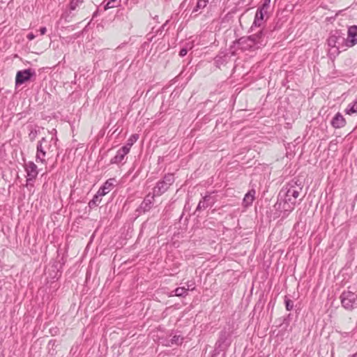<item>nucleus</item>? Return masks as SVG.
I'll list each match as a JSON object with an SVG mask.
<instances>
[{
    "mask_svg": "<svg viewBox=\"0 0 357 357\" xmlns=\"http://www.w3.org/2000/svg\"><path fill=\"white\" fill-rule=\"evenodd\" d=\"M231 56L229 53L221 52L214 59L215 64L218 68L225 66L229 61Z\"/></svg>",
    "mask_w": 357,
    "mask_h": 357,
    "instance_id": "ddd939ff",
    "label": "nucleus"
},
{
    "mask_svg": "<svg viewBox=\"0 0 357 357\" xmlns=\"http://www.w3.org/2000/svg\"><path fill=\"white\" fill-rule=\"evenodd\" d=\"M327 41L330 47L335 49V53L337 54H340L341 49L346 50L347 48L344 43V33L339 30L331 31Z\"/></svg>",
    "mask_w": 357,
    "mask_h": 357,
    "instance_id": "20e7f679",
    "label": "nucleus"
},
{
    "mask_svg": "<svg viewBox=\"0 0 357 357\" xmlns=\"http://www.w3.org/2000/svg\"><path fill=\"white\" fill-rule=\"evenodd\" d=\"M24 168L27 174L26 185L28 186L30 185L33 186V183L38 174V167L33 162L29 161L25 164Z\"/></svg>",
    "mask_w": 357,
    "mask_h": 357,
    "instance_id": "6e6552de",
    "label": "nucleus"
},
{
    "mask_svg": "<svg viewBox=\"0 0 357 357\" xmlns=\"http://www.w3.org/2000/svg\"><path fill=\"white\" fill-rule=\"evenodd\" d=\"M1 283H2V282H1V280H0V289H1V287H2V284H1Z\"/></svg>",
    "mask_w": 357,
    "mask_h": 357,
    "instance_id": "e433bc0d",
    "label": "nucleus"
},
{
    "mask_svg": "<svg viewBox=\"0 0 357 357\" xmlns=\"http://www.w3.org/2000/svg\"><path fill=\"white\" fill-rule=\"evenodd\" d=\"M215 199L211 196L210 194L206 195L203 197L202 200H201L196 208V211H201L206 208L209 206H211L214 204Z\"/></svg>",
    "mask_w": 357,
    "mask_h": 357,
    "instance_id": "4468645a",
    "label": "nucleus"
},
{
    "mask_svg": "<svg viewBox=\"0 0 357 357\" xmlns=\"http://www.w3.org/2000/svg\"><path fill=\"white\" fill-rule=\"evenodd\" d=\"M39 31H40V33L41 35H44L45 34L46 31H47V29L46 27L43 26V27H41L40 29H39Z\"/></svg>",
    "mask_w": 357,
    "mask_h": 357,
    "instance_id": "c756f323",
    "label": "nucleus"
},
{
    "mask_svg": "<svg viewBox=\"0 0 357 357\" xmlns=\"http://www.w3.org/2000/svg\"><path fill=\"white\" fill-rule=\"evenodd\" d=\"M303 186V182L296 178L287 183L278 194V202L275 205L276 208L288 215L294 209L298 200L302 201L303 196L301 198L300 197Z\"/></svg>",
    "mask_w": 357,
    "mask_h": 357,
    "instance_id": "f257e3e1",
    "label": "nucleus"
},
{
    "mask_svg": "<svg viewBox=\"0 0 357 357\" xmlns=\"http://www.w3.org/2000/svg\"><path fill=\"white\" fill-rule=\"evenodd\" d=\"M114 178H109L99 188V195H105L107 194L114 187Z\"/></svg>",
    "mask_w": 357,
    "mask_h": 357,
    "instance_id": "dca6fc26",
    "label": "nucleus"
},
{
    "mask_svg": "<svg viewBox=\"0 0 357 357\" xmlns=\"http://www.w3.org/2000/svg\"><path fill=\"white\" fill-rule=\"evenodd\" d=\"M344 112L349 115L357 113V99L349 104Z\"/></svg>",
    "mask_w": 357,
    "mask_h": 357,
    "instance_id": "412c9836",
    "label": "nucleus"
},
{
    "mask_svg": "<svg viewBox=\"0 0 357 357\" xmlns=\"http://www.w3.org/2000/svg\"><path fill=\"white\" fill-rule=\"evenodd\" d=\"M351 357H357V352L353 354Z\"/></svg>",
    "mask_w": 357,
    "mask_h": 357,
    "instance_id": "f704fd0d",
    "label": "nucleus"
},
{
    "mask_svg": "<svg viewBox=\"0 0 357 357\" xmlns=\"http://www.w3.org/2000/svg\"><path fill=\"white\" fill-rule=\"evenodd\" d=\"M271 3V0H262V4L269 5Z\"/></svg>",
    "mask_w": 357,
    "mask_h": 357,
    "instance_id": "2f4dec72",
    "label": "nucleus"
},
{
    "mask_svg": "<svg viewBox=\"0 0 357 357\" xmlns=\"http://www.w3.org/2000/svg\"><path fill=\"white\" fill-rule=\"evenodd\" d=\"M104 196L103 195H99V192L93 196V199L89 202V206L90 208H94L97 206L101 202V197Z\"/></svg>",
    "mask_w": 357,
    "mask_h": 357,
    "instance_id": "aec40b11",
    "label": "nucleus"
},
{
    "mask_svg": "<svg viewBox=\"0 0 357 357\" xmlns=\"http://www.w3.org/2000/svg\"><path fill=\"white\" fill-rule=\"evenodd\" d=\"M285 307L287 311H291L294 309V302L289 299L287 296L284 297Z\"/></svg>",
    "mask_w": 357,
    "mask_h": 357,
    "instance_id": "393cba45",
    "label": "nucleus"
},
{
    "mask_svg": "<svg viewBox=\"0 0 357 357\" xmlns=\"http://www.w3.org/2000/svg\"><path fill=\"white\" fill-rule=\"evenodd\" d=\"M168 22V20H166V22L162 26V29H164V26L166 25V24Z\"/></svg>",
    "mask_w": 357,
    "mask_h": 357,
    "instance_id": "72a5a7b5",
    "label": "nucleus"
},
{
    "mask_svg": "<svg viewBox=\"0 0 357 357\" xmlns=\"http://www.w3.org/2000/svg\"><path fill=\"white\" fill-rule=\"evenodd\" d=\"M35 35L33 33H29L28 35H27V38L29 40H31L35 38Z\"/></svg>",
    "mask_w": 357,
    "mask_h": 357,
    "instance_id": "7c9ffc66",
    "label": "nucleus"
},
{
    "mask_svg": "<svg viewBox=\"0 0 357 357\" xmlns=\"http://www.w3.org/2000/svg\"><path fill=\"white\" fill-rule=\"evenodd\" d=\"M132 1H133V0H127L126 4H127L128 6L129 5V3H130V4H131V3H132Z\"/></svg>",
    "mask_w": 357,
    "mask_h": 357,
    "instance_id": "473e14b6",
    "label": "nucleus"
},
{
    "mask_svg": "<svg viewBox=\"0 0 357 357\" xmlns=\"http://www.w3.org/2000/svg\"><path fill=\"white\" fill-rule=\"evenodd\" d=\"M132 137H134L133 135H132L130 136V139H128V142L127 145H126V146H123L121 149H120L117 151L116 155L111 159V160H110L111 164H119V163H121V162H123L125 156L128 153V152L130 151V147L132 145Z\"/></svg>",
    "mask_w": 357,
    "mask_h": 357,
    "instance_id": "0eeeda50",
    "label": "nucleus"
},
{
    "mask_svg": "<svg viewBox=\"0 0 357 357\" xmlns=\"http://www.w3.org/2000/svg\"><path fill=\"white\" fill-rule=\"evenodd\" d=\"M269 5H264L261 3V6H260L258 9L261 10V11L264 12L265 13H267L268 9L269 8Z\"/></svg>",
    "mask_w": 357,
    "mask_h": 357,
    "instance_id": "cd10ccee",
    "label": "nucleus"
},
{
    "mask_svg": "<svg viewBox=\"0 0 357 357\" xmlns=\"http://www.w3.org/2000/svg\"><path fill=\"white\" fill-rule=\"evenodd\" d=\"M174 296L178 297H185L188 294L185 287H177L174 289Z\"/></svg>",
    "mask_w": 357,
    "mask_h": 357,
    "instance_id": "4be33fe9",
    "label": "nucleus"
},
{
    "mask_svg": "<svg viewBox=\"0 0 357 357\" xmlns=\"http://www.w3.org/2000/svg\"><path fill=\"white\" fill-rule=\"evenodd\" d=\"M242 51L254 52L265 46L264 33L262 30L248 37H241L234 42Z\"/></svg>",
    "mask_w": 357,
    "mask_h": 357,
    "instance_id": "f03ea898",
    "label": "nucleus"
},
{
    "mask_svg": "<svg viewBox=\"0 0 357 357\" xmlns=\"http://www.w3.org/2000/svg\"><path fill=\"white\" fill-rule=\"evenodd\" d=\"M38 135V131L36 130H32L29 135V139L31 142L34 141Z\"/></svg>",
    "mask_w": 357,
    "mask_h": 357,
    "instance_id": "bb28decb",
    "label": "nucleus"
},
{
    "mask_svg": "<svg viewBox=\"0 0 357 357\" xmlns=\"http://www.w3.org/2000/svg\"><path fill=\"white\" fill-rule=\"evenodd\" d=\"M255 192L252 190L249 191L245 194L243 200V204L244 205V206L248 207L252 204L255 199Z\"/></svg>",
    "mask_w": 357,
    "mask_h": 357,
    "instance_id": "6ab92c4d",
    "label": "nucleus"
},
{
    "mask_svg": "<svg viewBox=\"0 0 357 357\" xmlns=\"http://www.w3.org/2000/svg\"><path fill=\"white\" fill-rule=\"evenodd\" d=\"M33 76H36V71L34 69L28 68L23 70H20L16 74L15 85H21L24 82L30 80Z\"/></svg>",
    "mask_w": 357,
    "mask_h": 357,
    "instance_id": "1a4fd4ad",
    "label": "nucleus"
},
{
    "mask_svg": "<svg viewBox=\"0 0 357 357\" xmlns=\"http://www.w3.org/2000/svg\"><path fill=\"white\" fill-rule=\"evenodd\" d=\"M331 124L335 129L341 128L346 125V120L341 113L337 112L332 119Z\"/></svg>",
    "mask_w": 357,
    "mask_h": 357,
    "instance_id": "2eb2a0df",
    "label": "nucleus"
},
{
    "mask_svg": "<svg viewBox=\"0 0 357 357\" xmlns=\"http://www.w3.org/2000/svg\"><path fill=\"white\" fill-rule=\"evenodd\" d=\"M83 2V0H71L69 5L70 10H75L78 6L82 4Z\"/></svg>",
    "mask_w": 357,
    "mask_h": 357,
    "instance_id": "b1692460",
    "label": "nucleus"
},
{
    "mask_svg": "<svg viewBox=\"0 0 357 357\" xmlns=\"http://www.w3.org/2000/svg\"><path fill=\"white\" fill-rule=\"evenodd\" d=\"M208 3V0H198L197 5L192 10V13L198 11L199 9L204 8Z\"/></svg>",
    "mask_w": 357,
    "mask_h": 357,
    "instance_id": "5701e85b",
    "label": "nucleus"
},
{
    "mask_svg": "<svg viewBox=\"0 0 357 357\" xmlns=\"http://www.w3.org/2000/svg\"><path fill=\"white\" fill-rule=\"evenodd\" d=\"M49 146L47 144V140L45 137H43L37 144L36 147V162H41L42 163L45 162V156H46V148Z\"/></svg>",
    "mask_w": 357,
    "mask_h": 357,
    "instance_id": "9d476101",
    "label": "nucleus"
},
{
    "mask_svg": "<svg viewBox=\"0 0 357 357\" xmlns=\"http://www.w3.org/2000/svg\"><path fill=\"white\" fill-rule=\"evenodd\" d=\"M174 182L173 174H167L163 178L159 181L153 189V194L155 196H160L165 193Z\"/></svg>",
    "mask_w": 357,
    "mask_h": 357,
    "instance_id": "423d86ee",
    "label": "nucleus"
},
{
    "mask_svg": "<svg viewBox=\"0 0 357 357\" xmlns=\"http://www.w3.org/2000/svg\"><path fill=\"white\" fill-rule=\"evenodd\" d=\"M137 139H138V136L137 135H135V142L137 140Z\"/></svg>",
    "mask_w": 357,
    "mask_h": 357,
    "instance_id": "c9c22d12",
    "label": "nucleus"
},
{
    "mask_svg": "<svg viewBox=\"0 0 357 357\" xmlns=\"http://www.w3.org/2000/svg\"><path fill=\"white\" fill-rule=\"evenodd\" d=\"M155 195L149 194L146 196L144 201L140 204L139 207L135 211V212L145 213L151 209L153 200L154 199Z\"/></svg>",
    "mask_w": 357,
    "mask_h": 357,
    "instance_id": "f8f14e48",
    "label": "nucleus"
},
{
    "mask_svg": "<svg viewBox=\"0 0 357 357\" xmlns=\"http://www.w3.org/2000/svg\"><path fill=\"white\" fill-rule=\"evenodd\" d=\"M183 338L179 335H174L170 340H166L162 344L166 347H172L174 345H180L183 342Z\"/></svg>",
    "mask_w": 357,
    "mask_h": 357,
    "instance_id": "f3484780",
    "label": "nucleus"
},
{
    "mask_svg": "<svg viewBox=\"0 0 357 357\" xmlns=\"http://www.w3.org/2000/svg\"><path fill=\"white\" fill-rule=\"evenodd\" d=\"M188 53V50L186 48H182L179 52V56L183 57L185 56Z\"/></svg>",
    "mask_w": 357,
    "mask_h": 357,
    "instance_id": "c85d7f7f",
    "label": "nucleus"
},
{
    "mask_svg": "<svg viewBox=\"0 0 357 357\" xmlns=\"http://www.w3.org/2000/svg\"><path fill=\"white\" fill-rule=\"evenodd\" d=\"M340 298L345 310L351 311L357 307V294L349 289L341 294Z\"/></svg>",
    "mask_w": 357,
    "mask_h": 357,
    "instance_id": "39448f33",
    "label": "nucleus"
},
{
    "mask_svg": "<svg viewBox=\"0 0 357 357\" xmlns=\"http://www.w3.org/2000/svg\"><path fill=\"white\" fill-rule=\"evenodd\" d=\"M347 47H352L357 44V26L353 25L349 27L347 38H345Z\"/></svg>",
    "mask_w": 357,
    "mask_h": 357,
    "instance_id": "9b49d317",
    "label": "nucleus"
},
{
    "mask_svg": "<svg viewBox=\"0 0 357 357\" xmlns=\"http://www.w3.org/2000/svg\"><path fill=\"white\" fill-rule=\"evenodd\" d=\"M186 286H187V287H185V289L188 292L189 291L195 290V287H196L195 282L193 280L188 281L186 282Z\"/></svg>",
    "mask_w": 357,
    "mask_h": 357,
    "instance_id": "a878e982",
    "label": "nucleus"
},
{
    "mask_svg": "<svg viewBox=\"0 0 357 357\" xmlns=\"http://www.w3.org/2000/svg\"><path fill=\"white\" fill-rule=\"evenodd\" d=\"M233 331L231 328H224L219 334V337L215 345V355L223 352L225 355L226 351L231 344V336Z\"/></svg>",
    "mask_w": 357,
    "mask_h": 357,
    "instance_id": "7ed1b4c3",
    "label": "nucleus"
},
{
    "mask_svg": "<svg viewBox=\"0 0 357 357\" xmlns=\"http://www.w3.org/2000/svg\"><path fill=\"white\" fill-rule=\"evenodd\" d=\"M266 14V13L261 11V10L257 9L256 14H255V20H254V22L252 24V26H257V27L261 26V25L262 24L263 21H264V15Z\"/></svg>",
    "mask_w": 357,
    "mask_h": 357,
    "instance_id": "a211bd4d",
    "label": "nucleus"
}]
</instances>
